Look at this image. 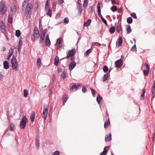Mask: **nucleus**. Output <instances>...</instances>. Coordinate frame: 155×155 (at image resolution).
<instances>
[{
	"label": "nucleus",
	"mask_w": 155,
	"mask_h": 155,
	"mask_svg": "<svg viewBox=\"0 0 155 155\" xmlns=\"http://www.w3.org/2000/svg\"><path fill=\"white\" fill-rule=\"evenodd\" d=\"M80 86V85L78 83H76L73 85L71 89L72 90L74 88L77 89Z\"/></svg>",
	"instance_id": "nucleus-23"
},
{
	"label": "nucleus",
	"mask_w": 155,
	"mask_h": 155,
	"mask_svg": "<svg viewBox=\"0 0 155 155\" xmlns=\"http://www.w3.org/2000/svg\"><path fill=\"white\" fill-rule=\"evenodd\" d=\"M3 67L4 68L6 69L9 68V64L7 61H5L3 62Z\"/></svg>",
	"instance_id": "nucleus-14"
},
{
	"label": "nucleus",
	"mask_w": 155,
	"mask_h": 155,
	"mask_svg": "<svg viewBox=\"0 0 155 155\" xmlns=\"http://www.w3.org/2000/svg\"><path fill=\"white\" fill-rule=\"evenodd\" d=\"M109 148V147L108 146H106L104 148V151L101 153V155H106L108 149Z\"/></svg>",
	"instance_id": "nucleus-13"
},
{
	"label": "nucleus",
	"mask_w": 155,
	"mask_h": 155,
	"mask_svg": "<svg viewBox=\"0 0 155 155\" xmlns=\"http://www.w3.org/2000/svg\"><path fill=\"white\" fill-rule=\"evenodd\" d=\"M46 33V32L45 30H43L42 31V34L41 35H42L45 36V34Z\"/></svg>",
	"instance_id": "nucleus-55"
},
{
	"label": "nucleus",
	"mask_w": 155,
	"mask_h": 155,
	"mask_svg": "<svg viewBox=\"0 0 155 155\" xmlns=\"http://www.w3.org/2000/svg\"><path fill=\"white\" fill-rule=\"evenodd\" d=\"M76 65V63L74 61L71 62L69 64V70L71 71L72 70Z\"/></svg>",
	"instance_id": "nucleus-11"
},
{
	"label": "nucleus",
	"mask_w": 155,
	"mask_h": 155,
	"mask_svg": "<svg viewBox=\"0 0 155 155\" xmlns=\"http://www.w3.org/2000/svg\"><path fill=\"white\" fill-rule=\"evenodd\" d=\"M0 28L1 31L3 33L5 31V26L4 24L2 21H0Z\"/></svg>",
	"instance_id": "nucleus-9"
},
{
	"label": "nucleus",
	"mask_w": 155,
	"mask_h": 155,
	"mask_svg": "<svg viewBox=\"0 0 155 155\" xmlns=\"http://www.w3.org/2000/svg\"><path fill=\"white\" fill-rule=\"evenodd\" d=\"M61 68H58L57 71V73H59L61 72Z\"/></svg>",
	"instance_id": "nucleus-60"
},
{
	"label": "nucleus",
	"mask_w": 155,
	"mask_h": 155,
	"mask_svg": "<svg viewBox=\"0 0 155 155\" xmlns=\"http://www.w3.org/2000/svg\"><path fill=\"white\" fill-rule=\"evenodd\" d=\"M93 44L94 45H96L97 46H100L101 45V44H100L98 43V42H94V43H93Z\"/></svg>",
	"instance_id": "nucleus-56"
},
{
	"label": "nucleus",
	"mask_w": 155,
	"mask_h": 155,
	"mask_svg": "<svg viewBox=\"0 0 155 155\" xmlns=\"http://www.w3.org/2000/svg\"><path fill=\"white\" fill-rule=\"evenodd\" d=\"M155 97V94L154 92L152 93V96L151 98V100H153Z\"/></svg>",
	"instance_id": "nucleus-59"
},
{
	"label": "nucleus",
	"mask_w": 155,
	"mask_h": 155,
	"mask_svg": "<svg viewBox=\"0 0 155 155\" xmlns=\"http://www.w3.org/2000/svg\"><path fill=\"white\" fill-rule=\"evenodd\" d=\"M91 22V19H89L86 22H85L84 24V26L85 27H88L90 24Z\"/></svg>",
	"instance_id": "nucleus-21"
},
{
	"label": "nucleus",
	"mask_w": 155,
	"mask_h": 155,
	"mask_svg": "<svg viewBox=\"0 0 155 155\" xmlns=\"http://www.w3.org/2000/svg\"><path fill=\"white\" fill-rule=\"evenodd\" d=\"M145 65L146 68V70H150V67L149 65L146 63L145 64Z\"/></svg>",
	"instance_id": "nucleus-49"
},
{
	"label": "nucleus",
	"mask_w": 155,
	"mask_h": 155,
	"mask_svg": "<svg viewBox=\"0 0 155 155\" xmlns=\"http://www.w3.org/2000/svg\"><path fill=\"white\" fill-rule=\"evenodd\" d=\"M145 95L143 94H141V95L140 97V100L143 99V100H144L145 97H144Z\"/></svg>",
	"instance_id": "nucleus-51"
},
{
	"label": "nucleus",
	"mask_w": 155,
	"mask_h": 155,
	"mask_svg": "<svg viewBox=\"0 0 155 155\" xmlns=\"http://www.w3.org/2000/svg\"><path fill=\"white\" fill-rule=\"evenodd\" d=\"M110 124V121L108 119L106 121L104 124V128H106V127L108 126L109 124Z\"/></svg>",
	"instance_id": "nucleus-38"
},
{
	"label": "nucleus",
	"mask_w": 155,
	"mask_h": 155,
	"mask_svg": "<svg viewBox=\"0 0 155 155\" xmlns=\"http://www.w3.org/2000/svg\"><path fill=\"white\" fill-rule=\"evenodd\" d=\"M24 97H27L28 94V93L27 90L25 89L24 90Z\"/></svg>",
	"instance_id": "nucleus-37"
},
{
	"label": "nucleus",
	"mask_w": 155,
	"mask_h": 155,
	"mask_svg": "<svg viewBox=\"0 0 155 155\" xmlns=\"http://www.w3.org/2000/svg\"><path fill=\"white\" fill-rule=\"evenodd\" d=\"M22 37H21L19 39V40L18 42V51L19 52V53L20 52V51H21V48L22 45Z\"/></svg>",
	"instance_id": "nucleus-8"
},
{
	"label": "nucleus",
	"mask_w": 155,
	"mask_h": 155,
	"mask_svg": "<svg viewBox=\"0 0 155 155\" xmlns=\"http://www.w3.org/2000/svg\"><path fill=\"white\" fill-rule=\"evenodd\" d=\"M11 64L14 69H16L18 68V63L15 57H13L11 60Z\"/></svg>",
	"instance_id": "nucleus-5"
},
{
	"label": "nucleus",
	"mask_w": 155,
	"mask_h": 155,
	"mask_svg": "<svg viewBox=\"0 0 155 155\" xmlns=\"http://www.w3.org/2000/svg\"><path fill=\"white\" fill-rule=\"evenodd\" d=\"M50 0H47L46 3L45 8L46 10H48L49 6Z\"/></svg>",
	"instance_id": "nucleus-27"
},
{
	"label": "nucleus",
	"mask_w": 155,
	"mask_h": 155,
	"mask_svg": "<svg viewBox=\"0 0 155 155\" xmlns=\"http://www.w3.org/2000/svg\"><path fill=\"white\" fill-rule=\"evenodd\" d=\"M117 32L118 33H119L120 32V31L121 30V27H120V26H118L117 27Z\"/></svg>",
	"instance_id": "nucleus-53"
},
{
	"label": "nucleus",
	"mask_w": 155,
	"mask_h": 155,
	"mask_svg": "<svg viewBox=\"0 0 155 155\" xmlns=\"http://www.w3.org/2000/svg\"><path fill=\"white\" fill-rule=\"evenodd\" d=\"M47 14L49 15L50 17H51L52 13L51 9H49L48 12L47 13Z\"/></svg>",
	"instance_id": "nucleus-47"
},
{
	"label": "nucleus",
	"mask_w": 155,
	"mask_h": 155,
	"mask_svg": "<svg viewBox=\"0 0 155 155\" xmlns=\"http://www.w3.org/2000/svg\"><path fill=\"white\" fill-rule=\"evenodd\" d=\"M91 92L93 94H95L96 91L95 90H94L92 88H91Z\"/></svg>",
	"instance_id": "nucleus-61"
},
{
	"label": "nucleus",
	"mask_w": 155,
	"mask_h": 155,
	"mask_svg": "<svg viewBox=\"0 0 155 155\" xmlns=\"http://www.w3.org/2000/svg\"><path fill=\"white\" fill-rule=\"evenodd\" d=\"M37 64L38 65V67L40 68L41 66V61L40 58H38L37 62Z\"/></svg>",
	"instance_id": "nucleus-31"
},
{
	"label": "nucleus",
	"mask_w": 155,
	"mask_h": 155,
	"mask_svg": "<svg viewBox=\"0 0 155 155\" xmlns=\"http://www.w3.org/2000/svg\"><path fill=\"white\" fill-rule=\"evenodd\" d=\"M45 37V36L42 35H41L40 38L41 39V41H43V40H44V39Z\"/></svg>",
	"instance_id": "nucleus-57"
},
{
	"label": "nucleus",
	"mask_w": 155,
	"mask_h": 155,
	"mask_svg": "<svg viewBox=\"0 0 155 155\" xmlns=\"http://www.w3.org/2000/svg\"><path fill=\"white\" fill-rule=\"evenodd\" d=\"M127 21L128 24H130L133 22V19L131 17H129L127 18Z\"/></svg>",
	"instance_id": "nucleus-29"
},
{
	"label": "nucleus",
	"mask_w": 155,
	"mask_h": 155,
	"mask_svg": "<svg viewBox=\"0 0 155 155\" xmlns=\"http://www.w3.org/2000/svg\"><path fill=\"white\" fill-rule=\"evenodd\" d=\"M127 33L130 34L132 31L130 25H127Z\"/></svg>",
	"instance_id": "nucleus-24"
},
{
	"label": "nucleus",
	"mask_w": 155,
	"mask_h": 155,
	"mask_svg": "<svg viewBox=\"0 0 155 155\" xmlns=\"http://www.w3.org/2000/svg\"><path fill=\"white\" fill-rule=\"evenodd\" d=\"M62 41V39L61 38H59L58 39L56 43L55 44V45H57L58 44L59 45Z\"/></svg>",
	"instance_id": "nucleus-41"
},
{
	"label": "nucleus",
	"mask_w": 155,
	"mask_h": 155,
	"mask_svg": "<svg viewBox=\"0 0 155 155\" xmlns=\"http://www.w3.org/2000/svg\"><path fill=\"white\" fill-rule=\"evenodd\" d=\"M36 144L37 147H39L40 145V143L38 140H36Z\"/></svg>",
	"instance_id": "nucleus-58"
},
{
	"label": "nucleus",
	"mask_w": 155,
	"mask_h": 155,
	"mask_svg": "<svg viewBox=\"0 0 155 155\" xmlns=\"http://www.w3.org/2000/svg\"><path fill=\"white\" fill-rule=\"evenodd\" d=\"M111 133L109 135H107L105 137V140L106 141L108 142L111 139Z\"/></svg>",
	"instance_id": "nucleus-16"
},
{
	"label": "nucleus",
	"mask_w": 155,
	"mask_h": 155,
	"mask_svg": "<svg viewBox=\"0 0 155 155\" xmlns=\"http://www.w3.org/2000/svg\"><path fill=\"white\" fill-rule=\"evenodd\" d=\"M11 11L12 13H14L17 11V8L15 5H13L11 6Z\"/></svg>",
	"instance_id": "nucleus-17"
},
{
	"label": "nucleus",
	"mask_w": 155,
	"mask_h": 155,
	"mask_svg": "<svg viewBox=\"0 0 155 155\" xmlns=\"http://www.w3.org/2000/svg\"><path fill=\"white\" fill-rule=\"evenodd\" d=\"M149 71L144 69L143 71V74L145 76H147L148 75Z\"/></svg>",
	"instance_id": "nucleus-35"
},
{
	"label": "nucleus",
	"mask_w": 155,
	"mask_h": 155,
	"mask_svg": "<svg viewBox=\"0 0 155 155\" xmlns=\"http://www.w3.org/2000/svg\"><path fill=\"white\" fill-rule=\"evenodd\" d=\"M97 8L98 11L99 10V11L100 10H101L100 9V2H98L97 5Z\"/></svg>",
	"instance_id": "nucleus-54"
},
{
	"label": "nucleus",
	"mask_w": 155,
	"mask_h": 155,
	"mask_svg": "<svg viewBox=\"0 0 155 155\" xmlns=\"http://www.w3.org/2000/svg\"><path fill=\"white\" fill-rule=\"evenodd\" d=\"M59 60V59L58 56H57L55 57L54 61V64L55 66H57L58 65Z\"/></svg>",
	"instance_id": "nucleus-20"
},
{
	"label": "nucleus",
	"mask_w": 155,
	"mask_h": 155,
	"mask_svg": "<svg viewBox=\"0 0 155 155\" xmlns=\"http://www.w3.org/2000/svg\"><path fill=\"white\" fill-rule=\"evenodd\" d=\"M69 21V19L67 17L64 18V22L65 24H68Z\"/></svg>",
	"instance_id": "nucleus-46"
},
{
	"label": "nucleus",
	"mask_w": 155,
	"mask_h": 155,
	"mask_svg": "<svg viewBox=\"0 0 155 155\" xmlns=\"http://www.w3.org/2000/svg\"><path fill=\"white\" fill-rule=\"evenodd\" d=\"M35 112L32 111L31 114L30 119L31 122H34L35 119Z\"/></svg>",
	"instance_id": "nucleus-15"
},
{
	"label": "nucleus",
	"mask_w": 155,
	"mask_h": 155,
	"mask_svg": "<svg viewBox=\"0 0 155 155\" xmlns=\"http://www.w3.org/2000/svg\"><path fill=\"white\" fill-rule=\"evenodd\" d=\"M12 16L11 14H10L8 15V21L10 23H12Z\"/></svg>",
	"instance_id": "nucleus-22"
},
{
	"label": "nucleus",
	"mask_w": 155,
	"mask_h": 155,
	"mask_svg": "<svg viewBox=\"0 0 155 155\" xmlns=\"http://www.w3.org/2000/svg\"><path fill=\"white\" fill-rule=\"evenodd\" d=\"M122 41V38L121 36H119L118 39L116 42V45L118 46H120L121 44Z\"/></svg>",
	"instance_id": "nucleus-12"
},
{
	"label": "nucleus",
	"mask_w": 155,
	"mask_h": 155,
	"mask_svg": "<svg viewBox=\"0 0 155 155\" xmlns=\"http://www.w3.org/2000/svg\"><path fill=\"white\" fill-rule=\"evenodd\" d=\"M91 49L87 50L85 52V55L86 56L88 55L91 52Z\"/></svg>",
	"instance_id": "nucleus-43"
},
{
	"label": "nucleus",
	"mask_w": 155,
	"mask_h": 155,
	"mask_svg": "<svg viewBox=\"0 0 155 155\" xmlns=\"http://www.w3.org/2000/svg\"><path fill=\"white\" fill-rule=\"evenodd\" d=\"M21 32L20 30H18L16 31L15 35L17 37H19L21 35Z\"/></svg>",
	"instance_id": "nucleus-36"
},
{
	"label": "nucleus",
	"mask_w": 155,
	"mask_h": 155,
	"mask_svg": "<svg viewBox=\"0 0 155 155\" xmlns=\"http://www.w3.org/2000/svg\"><path fill=\"white\" fill-rule=\"evenodd\" d=\"M13 53V50L12 48H11L9 50V54L7 56V59L9 60L10 58L12 56V55Z\"/></svg>",
	"instance_id": "nucleus-19"
},
{
	"label": "nucleus",
	"mask_w": 155,
	"mask_h": 155,
	"mask_svg": "<svg viewBox=\"0 0 155 155\" xmlns=\"http://www.w3.org/2000/svg\"><path fill=\"white\" fill-rule=\"evenodd\" d=\"M130 50L131 51L137 52V48L135 44L131 48Z\"/></svg>",
	"instance_id": "nucleus-32"
},
{
	"label": "nucleus",
	"mask_w": 155,
	"mask_h": 155,
	"mask_svg": "<svg viewBox=\"0 0 155 155\" xmlns=\"http://www.w3.org/2000/svg\"><path fill=\"white\" fill-rule=\"evenodd\" d=\"M28 122V119L25 116H24L21 121L20 127L21 129H24L26 125V123Z\"/></svg>",
	"instance_id": "nucleus-4"
},
{
	"label": "nucleus",
	"mask_w": 155,
	"mask_h": 155,
	"mask_svg": "<svg viewBox=\"0 0 155 155\" xmlns=\"http://www.w3.org/2000/svg\"><path fill=\"white\" fill-rule=\"evenodd\" d=\"M7 11V8L5 3L3 1L0 2V13L1 14H4Z\"/></svg>",
	"instance_id": "nucleus-2"
},
{
	"label": "nucleus",
	"mask_w": 155,
	"mask_h": 155,
	"mask_svg": "<svg viewBox=\"0 0 155 155\" xmlns=\"http://www.w3.org/2000/svg\"><path fill=\"white\" fill-rule=\"evenodd\" d=\"M88 0H84L83 4V7L84 8H86L88 5Z\"/></svg>",
	"instance_id": "nucleus-30"
},
{
	"label": "nucleus",
	"mask_w": 155,
	"mask_h": 155,
	"mask_svg": "<svg viewBox=\"0 0 155 155\" xmlns=\"http://www.w3.org/2000/svg\"><path fill=\"white\" fill-rule=\"evenodd\" d=\"M39 6V4L38 2H36L35 4H34L33 7V9L35 10V11H36Z\"/></svg>",
	"instance_id": "nucleus-25"
},
{
	"label": "nucleus",
	"mask_w": 155,
	"mask_h": 155,
	"mask_svg": "<svg viewBox=\"0 0 155 155\" xmlns=\"http://www.w3.org/2000/svg\"><path fill=\"white\" fill-rule=\"evenodd\" d=\"M111 9L113 12H115L117 10V9L116 6H114L111 7Z\"/></svg>",
	"instance_id": "nucleus-45"
},
{
	"label": "nucleus",
	"mask_w": 155,
	"mask_h": 155,
	"mask_svg": "<svg viewBox=\"0 0 155 155\" xmlns=\"http://www.w3.org/2000/svg\"><path fill=\"white\" fill-rule=\"evenodd\" d=\"M103 71L104 72H106L108 70V68L107 66H105L103 67Z\"/></svg>",
	"instance_id": "nucleus-48"
},
{
	"label": "nucleus",
	"mask_w": 155,
	"mask_h": 155,
	"mask_svg": "<svg viewBox=\"0 0 155 155\" xmlns=\"http://www.w3.org/2000/svg\"><path fill=\"white\" fill-rule=\"evenodd\" d=\"M102 100V97L100 96V95L99 94L97 98V102L98 104H100L101 101Z\"/></svg>",
	"instance_id": "nucleus-33"
},
{
	"label": "nucleus",
	"mask_w": 155,
	"mask_h": 155,
	"mask_svg": "<svg viewBox=\"0 0 155 155\" xmlns=\"http://www.w3.org/2000/svg\"><path fill=\"white\" fill-rule=\"evenodd\" d=\"M15 128L14 124L13 123H11L10 126V130L13 131Z\"/></svg>",
	"instance_id": "nucleus-39"
},
{
	"label": "nucleus",
	"mask_w": 155,
	"mask_h": 155,
	"mask_svg": "<svg viewBox=\"0 0 155 155\" xmlns=\"http://www.w3.org/2000/svg\"><path fill=\"white\" fill-rule=\"evenodd\" d=\"M151 91L152 93L155 92V86L154 85H153L152 86Z\"/></svg>",
	"instance_id": "nucleus-52"
},
{
	"label": "nucleus",
	"mask_w": 155,
	"mask_h": 155,
	"mask_svg": "<svg viewBox=\"0 0 155 155\" xmlns=\"http://www.w3.org/2000/svg\"><path fill=\"white\" fill-rule=\"evenodd\" d=\"M68 98V95H65L63 97V103H64V104H63L64 105V104L67 101Z\"/></svg>",
	"instance_id": "nucleus-28"
},
{
	"label": "nucleus",
	"mask_w": 155,
	"mask_h": 155,
	"mask_svg": "<svg viewBox=\"0 0 155 155\" xmlns=\"http://www.w3.org/2000/svg\"><path fill=\"white\" fill-rule=\"evenodd\" d=\"M101 18L102 20V21H103V22L106 25H107L108 24H107V21L106 20L101 16Z\"/></svg>",
	"instance_id": "nucleus-40"
},
{
	"label": "nucleus",
	"mask_w": 155,
	"mask_h": 155,
	"mask_svg": "<svg viewBox=\"0 0 155 155\" xmlns=\"http://www.w3.org/2000/svg\"><path fill=\"white\" fill-rule=\"evenodd\" d=\"M82 91L83 92H85L87 91V89L85 87H83Z\"/></svg>",
	"instance_id": "nucleus-62"
},
{
	"label": "nucleus",
	"mask_w": 155,
	"mask_h": 155,
	"mask_svg": "<svg viewBox=\"0 0 155 155\" xmlns=\"http://www.w3.org/2000/svg\"><path fill=\"white\" fill-rule=\"evenodd\" d=\"M130 15L134 18L137 19V18L136 14L135 13H132L130 14Z\"/></svg>",
	"instance_id": "nucleus-42"
},
{
	"label": "nucleus",
	"mask_w": 155,
	"mask_h": 155,
	"mask_svg": "<svg viewBox=\"0 0 155 155\" xmlns=\"http://www.w3.org/2000/svg\"><path fill=\"white\" fill-rule=\"evenodd\" d=\"M60 154V152L59 151L57 150L54 152H53L51 154V155H59Z\"/></svg>",
	"instance_id": "nucleus-44"
},
{
	"label": "nucleus",
	"mask_w": 155,
	"mask_h": 155,
	"mask_svg": "<svg viewBox=\"0 0 155 155\" xmlns=\"http://www.w3.org/2000/svg\"><path fill=\"white\" fill-rule=\"evenodd\" d=\"M48 105L47 104H44V105L43 110L42 114V117L44 120H45L48 114Z\"/></svg>",
	"instance_id": "nucleus-3"
},
{
	"label": "nucleus",
	"mask_w": 155,
	"mask_h": 155,
	"mask_svg": "<svg viewBox=\"0 0 155 155\" xmlns=\"http://www.w3.org/2000/svg\"><path fill=\"white\" fill-rule=\"evenodd\" d=\"M45 43L46 45L47 46H48L50 44V41L48 35H47L46 36Z\"/></svg>",
	"instance_id": "nucleus-18"
},
{
	"label": "nucleus",
	"mask_w": 155,
	"mask_h": 155,
	"mask_svg": "<svg viewBox=\"0 0 155 155\" xmlns=\"http://www.w3.org/2000/svg\"><path fill=\"white\" fill-rule=\"evenodd\" d=\"M28 0H25L23 3L22 9L23 10H26L27 17L29 19L30 18L33 6L32 4L31 3L28 4Z\"/></svg>",
	"instance_id": "nucleus-1"
},
{
	"label": "nucleus",
	"mask_w": 155,
	"mask_h": 155,
	"mask_svg": "<svg viewBox=\"0 0 155 155\" xmlns=\"http://www.w3.org/2000/svg\"><path fill=\"white\" fill-rule=\"evenodd\" d=\"M115 28L114 27H111L109 29V32L111 34L113 33L115 31Z\"/></svg>",
	"instance_id": "nucleus-34"
},
{
	"label": "nucleus",
	"mask_w": 155,
	"mask_h": 155,
	"mask_svg": "<svg viewBox=\"0 0 155 155\" xmlns=\"http://www.w3.org/2000/svg\"><path fill=\"white\" fill-rule=\"evenodd\" d=\"M115 66L116 67L119 68L122 65V61L121 59L117 60L115 63Z\"/></svg>",
	"instance_id": "nucleus-10"
},
{
	"label": "nucleus",
	"mask_w": 155,
	"mask_h": 155,
	"mask_svg": "<svg viewBox=\"0 0 155 155\" xmlns=\"http://www.w3.org/2000/svg\"><path fill=\"white\" fill-rule=\"evenodd\" d=\"M107 76L106 74H104V77L102 79L103 81H106L107 79Z\"/></svg>",
	"instance_id": "nucleus-50"
},
{
	"label": "nucleus",
	"mask_w": 155,
	"mask_h": 155,
	"mask_svg": "<svg viewBox=\"0 0 155 155\" xmlns=\"http://www.w3.org/2000/svg\"><path fill=\"white\" fill-rule=\"evenodd\" d=\"M34 32V34L33 35V36L35 38L34 41H35L36 40H37L40 36L39 31L38 28L37 27H35V28Z\"/></svg>",
	"instance_id": "nucleus-6"
},
{
	"label": "nucleus",
	"mask_w": 155,
	"mask_h": 155,
	"mask_svg": "<svg viewBox=\"0 0 155 155\" xmlns=\"http://www.w3.org/2000/svg\"><path fill=\"white\" fill-rule=\"evenodd\" d=\"M145 89H143L142 90V94H144L145 95Z\"/></svg>",
	"instance_id": "nucleus-64"
},
{
	"label": "nucleus",
	"mask_w": 155,
	"mask_h": 155,
	"mask_svg": "<svg viewBox=\"0 0 155 155\" xmlns=\"http://www.w3.org/2000/svg\"><path fill=\"white\" fill-rule=\"evenodd\" d=\"M75 50L74 49H73L71 51H68L67 52V56L66 58H68L74 56L75 53Z\"/></svg>",
	"instance_id": "nucleus-7"
},
{
	"label": "nucleus",
	"mask_w": 155,
	"mask_h": 155,
	"mask_svg": "<svg viewBox=\"0 0 155 155\" xmlns=\"http://www.w3.org/2000/svg\"><path fill=\"white\" fill-rule=\"evenodd\" d=\"M67 77V74L65 71H64L61 76V78L63 79H65Z\"/></svg>",
	"instance_id": "nucleus-26"
},
{
	"label": "nucleus",
	"mask_w": 155,
	"mask_h": 155,
	"mask_svg": "<svg viewBox=\"0 0 155 155\" xmlns=\"http://www.w3.org/2000/svg\"><path fill=\"white\" fill-rule=\"evenodd\" d=\"M111 2L112 4H115L117 0H111Z\"/></svg>",
	"instance_id": "nucleus-63"
}]
</instances>
